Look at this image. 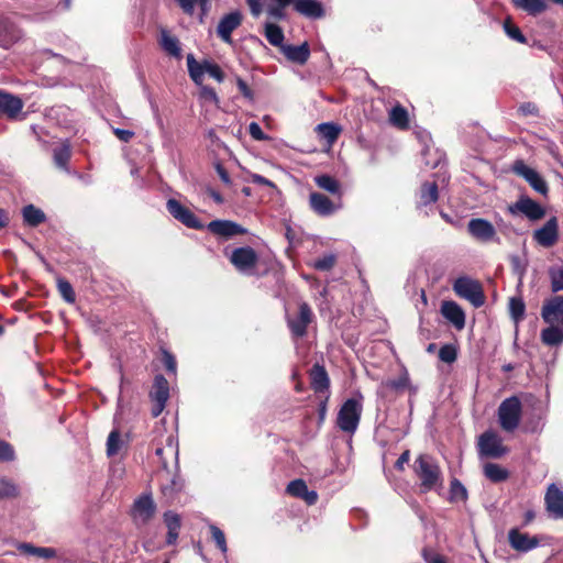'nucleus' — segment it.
<instances>
[{
	"label": "nucleus",
	"mask_w": 563,
	"mask_h": 563,
	"mask_svg": "<svg viewBox=\"0 0 563 563\" xmlns=\"http://www.w3.org/2000/svg\"><path fill=\"white\" fill-rule=\"evenodd\" d=\"M310 208L318 216L329 217L333 214L339 208L330 198L320 192H311L309 196Z\"/></svg>",
	"instance_id": "412c9836"
},
{
	"label": "nucleus",
	"mask_w": 563,
	"mask_h": 563,
	"mask_svg": "<svg viewBox=\"0 0 563 563\" xmlns=\"http://www.w3.org/2000/svg\"><path fill=\"white\" fill-rule=\"evenodd\" d=\"M15 457L13 446L5 442L0 440V461L3 462H11Z\"/></svg>",
	"instance_id": "5fc2aeb1"
},
{
	"label": "nucleus",
	"mask_w": 563,
	"mask_h": 563,
	"mask_svg": "<svg viewBox=\"0 0 563 563\" xmlns=\"http://www.w3.org/2000/svg\"><path fill=\"white\" fill-rule=\"evenodd\" d=\"M456 356H457L456 349L451 344L443 345L439 351V358L442 362H445L449 364L453 363L456 360Z\"/></svg>",
	"instance_id": "603ef678"
},
{
	"label": "nucleus",
	"mask_w": 563,
	"mask_h": 563,
	"mask_svg": "<svg viewBox=\"0 0 563 563\" xmlns=\"http://www.w3.org/2000/svg\"><path fill=\"white\" fill-rule=\"evenodd\" d=\"M308 488L307 484L302 479H295L291 481L287 485V493L294 497L301 498L302 495L306 493V489Z\"/></svg>",
	"instance_id": "de8ad7c7"
},
{
	"label": "nucleus",
	"mask_w": 563,
	"mask_h": 563,
	"mask_svg": "<svg viewBox=\"0 0 563 563\" xmlns=\"http://www.w3.org/2000/svg\"><path fill=\"white\" fill-rule=\"evenodd\" d=\"M163 518L167 528L166 543L173 545L177 542L181 527L180 516L172 510H168L164 514Z\"/></svg>",
	"instance_id": "393cba45"
},
{
	"label": "nucleus",
	"mask_w": 563,
	"mask_h": 563,
	"mask_svg": "<svg viewBox=\"0 0 563 563\" xmlns=\"http://www.w3.org/2000/svg\"><path fill=\"white\" fill-rule=\"evenodd\" d=\"M522 404L519 397L511 396L504 399L497 410L500 428L506 432H514L520 424Z\"/></svg>",
	"instance_id": "7ed1b4c3"
},
{
	"label": "nucleus",
	"mask_w": 563,
	"mask_h": 563,
	"mask_svg": "<svg viewBox=\"0 0 563 563\" xmlns=\"http://www.w3.org/2000/svg\"><path fill=\"white\" fill-rule=\"evenodd\" d=\"M541 316L549 324L563 325V296H555L548 300L542 307Z\"/></svg>",
	"instance_id": "6ab92c4d"
},
{
	"label": "nucleus",
	"mask_w": 563,
	"mask_h": 563,
	"mask_svg": "<svg viewBox=\"0 0 563 563\" xmlns=\"http://www.w3.org/2000/svg\"><path fill=\"white\" fill-rule=\"evenodd\" d=\"M504 30L506 34L514 41L518 43H525L526 37L522 35L521 31L518 26L514 25L510 19H507L504 22Z\"/></svg>",
	"instance_id": "49530a36"
},
{
	"label": "nucleus",
	"mask_w": 563,
	"mask_h": 563,
	"mask_svg": "<svg viewBox=\"0 0 563 563\" xmlns=\"http://www.w3.org/2000/svg\"><path fill=\"white\" fill-rule=\"evenodd\" d=\"M120 433L117 430L110 432L107 441V454L115 455L120 450Z\"/></svg>",
	"instance_id": "09e8293b"
},
{
	"label": "nucleus",
	"mask_w": 563,
	"mask_h": 563,
	"mask_svg": "<svg viewBox=\"0 0 563 563\" xmlns=\"http://www.w3.org/2000/svg\"><path fill=\"white\" fill-rule=\"evenodd\" d=\"M514 4L529 14L536 15L539 14L547 9V3L544 0H512Z\"/></svg>",
	"instance_id": "f704fd0d"
},
{
	"label": "nucleus",
	"mask_w": 563,
	"mask_h": 563,
	"mask_svg": "<svg viewBox=\"0 0 563 563\" xmlns=\"http://www.w3.org/2000/svg\"><path fill=\"white\" fill-rule=\"evenodd\" d=\"M311 386L316 393H325L329 389V377L323 366L316 364L311 369Z\"/></svg>",
	"instance_id": "cd10ccee"
},
{
	"label": "nucleus",
	"mask_w": 563,
	"mask_h": 563,
	"mask_svg": "<svg viewBox=\"0 0 563 563\" xmlns=\"http://www.w3.org/2000/svg\"><path fill=\"white\" fill-rule=\"evenodd\" d=\"M262 0H247V4L254 16H258L262 13Z\"/></svg>",
	"instance_id": "338daca9"
},
{
	"label": "nucleus",
	"mask_w": 563,
	"mask_h": 563,
	"mask_svg": "<svg viewBox=\"0 0 563 563\" xmlns=\"http://www.w3.org/2000/svg\"><path fill=\"white\" fill-rule=\"evenodd\" d=\"M113 133L120 141L125 142V143L130 142L134 136L133 131L124 130V129H120V128H114Z\"/></svg>",
	"instance_id": "bf43d9fd"
},
{
	"label": "nucleus",
	"mask_w": 563,
	"mask_h": 563,
	"mask_svg": "<svg viewBox=\"0 0 563 563\" xmlns=\"http://www.w3.org/2000/svg\"><path fill=\"white\" fill-rule=\"evenodd\" d=\"M258 255L251 246L236 247L230 255V262L242 274L251 275L257 264Z\"/></svg>",
	"instance_id": "39448f33"
},
{
	"label": "nucleus",
	"mask_w": 563,
	"mask_h": 563,
	"mask_svg": "<svg viewBox=\"0 0 563 563\" xmlns=\"http://www.w3.org/2000/svg\"><path fill=\"white\" fill-rule=\"evenodd\" d=\"M316 185L333 195L340 194L339 181L330 175L323 174L314 177Z\"/></svg>",
	"instance_id": "4c0bfd02"
},
{
	"label": "nucleus",
	"mask_w": 563,
	"mask_h": 563,
	"mask_svg": "<svg viewBox=\"0 0 563 563\" xmlns=\"http://www.w3.org/2000/svg\"><path fill=\"white\" fill-rule=\"evenodd\" d=\"M509 545L517 552L527 553L540 545V538L512 528L508 531Z\"/></svg>",
	"instance_id": "9b49d317"
},
{
	"label": "nucleus",
	"mask_w": 563,
	"mask_h": 563,
	"mask_svg": "<svg viewBox=\"0 0 563 563\" xmlns=\"http://www.w3.org/2000/svg\"><path fill=\"white\" fill-rule=\"evenodd\" d=\"M20 495V488L12 479L0 476V499L16 498Z\"/></svg>",
	"instance_id": "473e14b6"
},
{
	"label": "nucleus",
	"mask_w": 563,
	"mask_h": 563,
	"mask_svg": "<svg viewBox=\"0 0 563 563\" xmlns=\"http://www.w3.org/2000/svg\"><path fill=\"white\" fill-rule=\"evenodd\" d=\"M22 216L25 224L37 227L46 220L45 213L34 205H27L22 209Z\"/></svg>",
	"instance_id": "7c9ffc66"
},
{
	"label": "nucleus",
	"mask_w": 563,
	"mask_h": 563,
	"mask_svg": "<svg viewBox=\"0 0 563 563\" xmlns=\"http://www.w3.org/2000/svg\"><path fill=\"white\" fill-rule=\"evenodd\" d=\"M156 505L151 495H142L135 499L132 517L136 525H146L155 515Z\"/></svg>",
	"instance_id": "f8f14e48"
},
{
	"label": "nucleus",
	"mask_w": 563,
	"mask_h": 563,
	"mask_svg": "<svg viewBox=\"0 0 563 563\" xmlns=\"http://www.w3.org/2000/svg\"><path fill=\"white\" fill-rule=\"evenodd\" d=\"M159 44L162 48L175 58L181 57V48L179 40L170 35L166 30H162Z\"/></svg>",
	"instance_id": "c85d7f7f"
},
{
	"label": "nucleus",
	"mask_w": 563,
	"mask_h": 563,
	"mask_svg": "<svg viewBox=\"0 0 563 563\" xmlns=\"http://www.w3.org/2000/svg\"><path fill=\"white\" fill-rule=\"evenodd\" d=\"M265 37L268 41V43L273 46H277L280 48L282 46H284V32L277 24H265Z\"/></svg>",
	"instance_id": "c9c22d12"
},
{
	"label": "nucleus",
	"mask_w": 563,
	"mask_h": 563,
	"mask_svg": "<svg viewBox=\"0 0 563 563\" xmlns=\"http://www.w3.org/2000/svg\"><path fill=\"white\" fill-rule=\"evenodd\" d=\"M22 37V30L9 18L0 15V46L9 48Z\"/></svg>",
	"instance_id": "dca6fc26"
},
{
	"label": "nucleus",
	"mask_w": 563,
	"mask_h": 563,
	"mask_svg": "<svg viewBox=\"0 0 563 563\" xmlns=\"http://www.w3.org/2000/svg\"><path fill=\"white\" fill-rule=\"evenodd\" d=\"M511 213L521 212L529 220L537 221L545 216L544 208L528 197H521L515 205L509 207Z\"/></svg>",
	"instance_id": "f3484780"
},
{
	"label": "nucleus",
	"mask_w": 563,
	"mask_h": 563,
	"mask_svg": "<svg viewBox=\"0 0 563 563\" xmlns=\"http://www.w3.org/2000/svg\"><path fill=\"white\" fill-rule=\"evenodd\" d=\"M43 559H53L56 556V550L53 548H42L37 547L35 550V555Z\"/></svg>",
	"instance_id": "680f3d73"
},
{
	"label": "nucleus",
	"mask_w": 563,
	"mask_h": 563,
	"mask_svg": "<svg viewBox=\"0 0 563 563\" xmlns=\"http://www.w3.org/2000/svg\"><path fill=\"white\" fill-rule=\"evenodd\" d=\"M166 209L169 214L190 229H202L203 224L199 221V219L185 206H183L178 200L170 198L166 202Z\"/></svg>",
	"instance_id": "9d476101"
},
{
	"label": "nucleus",
	"mask_w": 563,
	"mask_h": 563,
	"mask_svg": "<svg viewBox=\"0 0 563 563\" xmlns=\"http://www.w3.org/2000/svg\"><path fill=\"white\" fill-rule=\"evenodd\" d=\"M514 170L516 174L523 177L536 191L542 195L547 194V183L537 170L526 165L522 161H517L515 163Z\"/></svg>",
	"instance_id": "a211bd4d"
},
{
	"label": "nucleus",
	"mask_w": 563,
	"mask_h": 563,
	"mask_svg": "<svg viewBox=\"0 0 563 563\" xmlns=\"http://www.w3.org/2000/svg\"><path fill=\"white\" fill-rule=\"evenodd\" d=\"M187 67L190 78L197 84L201 85L202 76L206 74L205 62L198 63L192 54L187 55Z\"/></svg>",
	"instance_id": "72a5a7b5"
},
{
	"label": "nucleus",
	"mask_w": 563,
	"mask_h": 563,
	"mask_svg": "<svg viewBox=\"0 0 563 563\" xmlns=\"http://www.w3.org/2000/svg\"><path fill=\"white\" fill-rule=\"evenodd\" d=\"M551 289L553 292L563 290V265H554L549 268Z\"/></svg>",
	"instance_id": "79ce46f5"
},
{
	"label": "nucleus",
	"mask_w": 563,
	"mask_h": 563,
	"mask_svg": "<svg viewBox=\"0 0 563 563\" xmlns=\"http://www.w3.org/2000/svg\"><path fill=\"white\" fill-rule=\"evenodd\" d=\"M316 130L319 136L325 140L329 145H332L338 140L341 132L339 125L330 122L318 124Z\"/></svg>",
	"instance_id": "2f4dec72"
},
{
	"label": "nucleus",
	"mask_w": 563,
	"mask_h": 563,
	"mask_svg": "<svg viewBox=\"0 0 563 563\" xmlns=\"http://www.w3.org/2000/svg\"><path fill=\"white\" fill-rule=\"evenodd\" d=\"M438 186L435 183H424L420 189V200L419 203L423 206H428L438 200Z\"/></svg>",
	"instance_id": "58836bf2"
},
{
	"label": "nucleus",
	"mask_w": 563,
	"mask_h": 563,
	"mask_svg": "<svg viewBox=\"0 0 563 563\" xmlns=\"http://www.w3.org/2000/svg\"><path fill=\"white\" fill-rule=\"evenodd\" d=\"M208 230L224 238H231L246 232L243 227L229 220H213L208 224Z\"/></svg>",
	"instance_id": "4be33fe9"
},
{
	"label": "nucleus",
	"mask_w": 563,
	"mask_h": 563,
	"mask_svg": "<svg viewBox=\"0 0 563 563\" xmlns=\"http://www.w3.org/2000/svg\"><path fill=\"white\" fill-rule=\"evenodd\" d=\"M251 181L256 185L267 186V187H274V183L269 179L265 178L264 176L260 174H252L251 175Z\"/></svg>",
	"instance_id": "0e129e2a"
},
{
	"label": "nucleus",
	"mask_w": 563,
	"mask_h": 563,
	"mask_svg": "<svg viewBox=\"0 0 563 563\" xmlns=\"http://www.w3.org/2000/svg\"><path fill=\"white\" fill-rule=\"evenodd\" d=\"M282 52L289 60L300 65H303L310 56V48L306 42L297 46L284 45L282 46Z\"/></svg>",
	"instance_id": "a878e982"
},
{
	"label": "nucleus",
	"mask_w": 563,
	"mask_h": 563,
	"mask_svg": "<svg viewBox=\"0 0 563 563\" xmlns=\"http://www.w3.org/2000/svg\"><path fill=\"white\" fill-rule=\"evenodd\" d=\"M236 85H238V88L240 90V92L247 99L252 100L253 99V91L249 88L247 84L242 79V78H238L236 79Z\"/></svg>",
	"instance_id": "e2e57ef3"
},
{
	"label": "nucleus",
	"mask_w": 563,
	"mask_h": 563,
	"mask_svg": "<svg viewBox=\"0 0 563 563\" xmlns=\"http://www.w3.org/2000/svg\"><path fill=\"white\" fill-rule=\"evenodd\" d=\"M559 239V223L555 217L549 219L543 227L533 232V240L543 247L553 246Z\"/></svg>",
	"instance_id": "4468645a"
},
{
	"label": "nucleus",
	"mask_w": 563,
	"mask_h": 563,
	"mask_svg": "<svg viewBox=\"0 0 563 563\" xmlns=\"http://www.w3.org/2000/svg\"><path fill=\"white\" fill-rule=\"evenodd\" d=\"M177 3L187 14H192L196 5L200 7L202 14H206L210 8V0H177Z\"/></svg>",
	"instance_id": "a19ab883"
},
{
	"label": "nucleus",
	"mask_w": 563,
	"mask_h": 563,
	"mask_svg": "<svg viewBox=\"0 0 563 563\" xmlns=\"http://www.w3.org/2000/svg\"><path fill=\"white\" fill-rule=\"evenodd\" d=\"M249 133L256 141H265L268 139L267 135L262 131L260 124L256 122L250 123Z\"/></svg>",
	"instance_id": "6e6d98bb"
},
{
	"label": "nucleus",
	"mask_w": 563,
	"mask_h": 563,
	"mask_svg": "<svg viewBox=\"0 0 563 563\" xmlns=\"http://www.w3.org/2000/svg\"><path fill=\"white\" fill-rule=\"evenodd\" d=\"M467 231L482 243L499 242L495 227L486 219H471L467 223Z\"/></svg>",
	"instance_id": "1a4fd4ad"
},
{
	"label": "nucleus",
	"mask_w": 563,
	"mask_h": 563,
	"mask_svg": "<svg viewBox=\"0 0 563 563\" xmlns=\"http://www.w3.org/2000/svg\"><path fill=\"white\" fill-rule=\"evenodd\" d=\"M209 529L217 547L223 554H225L228 552V545L223 531L214 525H210Z\"/></svg>",
	"instance_id": "a18cd8bd"
},
{
	"label": "nucleus",
	"mask_w": 563,
	"mask_h": 563,
	"mask_svg": "<svg viewBox=\"0 0 563 563\" xmlns=\"http://www.w3.org/2000/svg\"><path fill=\"white\" fill-rule=\"evenodd\" d=\"M23 109L22 100L9 92L0 90V112L8 118H15Z\"/></svg>",
	"instance_id": "5701e85b"
},
{
	"label": "nucleus",
	"mask_w": 563,
	"mask_h": 563,
	"mask_svg": "<svg viewBox=\"0 0 563 563\" xmlns=\"http://www.w3.org/2000/svg\"><path fill=\"white\" fill-rule=\"evenodd\" d=\"M455 294L468 300L474 307H481L485 302L481 284L467 276L459 277L453 284Z\"/></svg>",
	"instance_id": "20e7f679"
},
{
	"label": "nucleus",
	"mask_w": 563,
	"mask_h": 563,
	"mask_svg": "<svg viewBox=\"0 0 563 563\" xmlns=\"http://www.w3.org/2000/svg\"><path fill=\"white\" fill-rule=\"evenodd\" d=\"M336 257L334 254H325L313 263V267L318 271H329L335 264Z\"/></svg>",
	"instance_id": "8fccbe9b"
},
{
	"label": "nucleus",
	"mask_w": 563,
	"mask_h": 563,
	"mask_svg": "<svg viewBox=\"0 0 563 563\" xmlns=\"http://www.w3.org/2000/svg\"><path fill=\"white\" fill-rule=\"evenodd\" d=\"M422 556L426 563H448L444 556L440 554H431L427 549H423Z\"/></svg>",
	"instance_id": "052dcab7"
},
{
	"label": "nucleus",
	"mask_w": 563,
	"mask_h": 563,
	"mask_svg": "<svg viewBox=\"0 0 563 563\" xmlns=\"http://www.w3.org/2000/svg\"><path fill=\"white\" fill-rule=\"evenodd\" d=\"M150 397L153 401L152 415L153 417H158L165 409L166 402L169 398V385L163 375L155 376Z\"/></svg>",
	"instance_id": "6e6552de"
},
{
	"label": "nucleus",
	"mask_w": 563,
	"mask_h": 563,
	"mask_svg": "<svg viewBox=\"0 0 563 563\" xmlns=\"http://www.w3.org/2000/svg\"><path fill=\"white\" fill-rule=\"evenodd\" d=\"M485 476L494 483H499L508 478V471L495 463H487L484 466Z\"/></svg>",
	"instance_id": "e433bc0d"
},
{
	"label": "nucleus",
	"mask_w": 563,
	"mask_h": 563,
	"mask_svg": "<svg viewBox=\"0 0 563 563\" xmlns=\"http://www.w3.org/2000/svg\"><path fill=\"white\" fill-rule=\"evenodd\" d=\"M205 69L206 74L214 78L217 81L222 82L224 80L223 71L217 64L205 60Z\"/></svg>",
	"instance_id": "864d4df0"
},
{
	"label": "nucleus",
	"mask_w": 563,
	"mask_h": 563,
	"mask_svg": "<svg viewBox=\"0 0 563 563\" xmlns=\"http://www.w3.org/2000/svg\"><path fill=\"white\" fill-rule=\"evenodd\" d=\"M478 452L483 456L498 459L507 453V448L496 432L488 430L478 439Z\"/></svg>",
	"instance_id": "0eeeda50"
},
{
	"label": "nucleus",
	"mask_w": 563,
	"mask_h": 563,
	"mask_svg": "<svg viewBox=\"0 0 563 563\" xmlns=\"http://www.w3.org/2000/svg\"><path fill=\"white\" fill-rule=\"evenodd\" d=\"M363 411V395L356 393L354 397L346 399L341 406L336 426L345 433L354 434L358 428Z\"/></svg>",
	"instance_id": "f03ea898"
},
{
	"label": "nucleus",
	"mask_w": 563,
	"mask_h": 563,
	"mask_svg": "<svg viewBox=\"0 0 563 563\" xmlns=\"http://www.w3.org/2000/svg\"><path fill=\"white\" fill-rule=\"evenodd\" d=\"M242 15L239 11L230 12L225 14L219 22L217 26L218 36L225 43L231 44L232 32L241 25Z\"/></svg>",
	"instance_id": "aec40b11"
},
{
	"label": "nucleus",
	"mask_w": 563,
	"mask_h": 563,
	"mask_svg": "<svg viewBox=\"0 0 563 563\" xmlns=\"http://www.w3.org/2000/svg\"><path fill=\"white\" fill-rule=\"evenodd\" d=\"M389 121L393 125L397 128L406 129L408 126L407 110L400 104L393 107L391 110L389 111Z\"/></svg>",
	"instance_id": "ea45409f"
},
{
	"label": "nucleus",
	"mask_w": 563,
	"mask_h": 563,
	"mask_svg": "<svg viewBox=\"0 0 563 563\" xmlns=\"http://www.w3.org/2000/svg\"><path fill=\"white\" fill-rule=\"evenodd\" d=\"M163 363L169 373H176V360L173 354L167 351L163 352Z\"/></svg>",
	"instance_id": "13d9d810"
},
{
	"label": "nucleus",
	"mask_w": 563,
	"mask_h": 563,
	"mask_svg": "<svg viewBox=\"0 0 563 563\" xmlns=\"http://www.w3.org/2000/svg\"><path fill=\"white\" fill-rule=\"evenodd\" d=\"M301 499H303L308 505H314L318 500V494L314 490L306 489V493L302 495Z\"/></svg>",
	"instance_id": "774afa93"
},
{
	"label": "nucleus",
	"mask_w": 563,
	"mask_h": 563,
	"mask_svg": "<svg viewBox=\"0 0 563 563\" xmlns=\"http://www.w3.org/2000/svg\"><path fill=\"white\" fill-rule=\"evenodd\" d=\"M413 470L420 481V487L423 492L435 490L443 485V476L437 461L428 455H419L413 464Z\"/></svg>",
	"instance_id": "f257e3e1"
},
{
	"label": "nucleus",
	"mask_w": 563,
	"mask_h": 563,
	"mask_svg": "<svg viewBox=\"0 0 563 563\" xmlns=\"http://www.w3.org/2000/svg\"><path fill=\"white\" fill-rule=\"evenodd\" d=\"M57 288H58L60 296L63 297V299L66 302L73 303L75 301V299H76L75 291L69 282H67L66 279L59 278L57 280Z\"/></svg>",
	"instance_id": "c03bdc74"
},
{
	"label": "nucleus",
	"mask_w": 563,
	"mask_h": 563,
	"mask_svg": "<svg viewBox=\"0 0 563 563\" xmlns=\"http://www.w3.org/2000/svg\"><path fill=\"white\" fill-rule=\"evenodd\" d=\"M280 7L294 5V9L309 18L320 19L324 15L322 4L318 0H276Z\"/></svg>",
	"instance_id": "ddd939ff"
},
{
	"label": "nucleus",
	"mask_w": 563,
	"mask_h": 563,
	"mask_svg": "<svg viewBox=\"0 0 563 563\" xmlns=\"http://www.w3.org/2000/svg\"><path fill=\"white\" fill-rule=\"evenodd\" d=\"M519 110L525 115H536V114H538L537 106L534 103H531V102H527V103L521 104Z\"/></svg>",
	"instance_id": "69168bd1"
},
{
	"label": "nucleus",
	"mask_w": 563,
	"mask_h": 563,
	"mask_svg": "<svg viewBox=\"0 0 563 563\" xmlns=\"http://www.w3.org/2000/svg\"><path fill=\"white\" fill-rule=\"evenodd\" d=\"M545 507L551 518H563V489L555 484L549 485L544 496Z\"/></svg>",
	"instance_id": "2eb2a0df"
},
{
	"label": "nucleus",
	"mask_w": 563,
	"mask_h": 563,
	"mask_svg": "<svg viewBox=\"0 0 563 563\" xmlns=\"http://www.w3.org/2000/svg\"><path fill=\"white\" fill-rule=\"evenodd\" d=\"M450 493H451V498L453 500H465L467 498L466 488L457 479H453L451 482Z\"/></svg>",
	"instance_id": "3c124183"
},
{
	"label": "nucleus",
	"mask_w": 563,
	"mask_h": 563,
	"mask_svg": "<svg viewBox=\"0 0 563 563\" xmlns=\"http://www.w3.org/2000/svg\"><path fill=\"white\" fill-rule=\"evenodd\" d=\"M313 313L307 302L299 305L298 313L295 316L287 314V325L294 338H302L307 333V328L311 323Z\"/></svg>",
	"instance_id": "423d86ee"
},
{
	"label": "nucleus",
	"mask_w": 563,
	"mask_h": 563,
	"mask_svg": "<svg viewBox=\"0 0 563 563\" xmlns=\"http://www.w3.org/2000/svg\"><path fill=\"white\" fill-rule=\"evenodd\" d=\"M525 302L521 298L512 297L509 301V311L515 322H519L525 316Z\"/></svg>",
	"instance_id": "37998d69"
},
{
	"label": "nucleus",
	"mask_w": 563,
	"mask_h": 563,
	"mask_svg": "<svg viewBox=\"0 0 563 563\" xmlns=\"http://www.w3.org/2000/svg\"><path fill=\"white\" fill-rule=\"evenodd\" d=\"M541 340L545 345L555 346L563 343V325L562 324H550L541 332Z\"/></svg>",
	"instance_id": "c756f323"
},
{
	"label": "nucleus",
	"mask_w": 563,
	"mask_h": 563,
	"mask_svg": "<svg viewBox=\"0 0 563 563\" xmlns=\"http://www.w3.org/2000/svg\"><path fill=\"white\" fill-rule=\"evenodd\" d=\"M441 312L455 329L462 330L465 327V313L456 302L444 301L441 307Z\"/></svg>",
	"instance_id": "b1692460"
},
{
	"label": "nucleus",
	"mask_w": 563,
	"mask_h": 563,
	"mask_svg": "<svg viewBox=\"0 0 563 563\" xmlns=\"http://www.w3.org/2000/svg\"><path fill=\"white\" fill-rule=\"evenodd\" d=\"M71 157V146L68 140L63 141L53 150V161L57 168L68 172V162Z\"/></svg>",
	"instance_id": "bb28decb"
},
{
	"label": "nucleus",
	"mask_w": 563,
	"mask_h": 563,
	"mask_svg": "<svg viewBox=\"0 0 563 563\" xmlns=\"http://www.w3.org/2000/svg\"><path fill=\"white\" fill-rule=\"evenodd\" d=\"M200 97L203 100L213 102L216 104L219 102V98H218L217 92L214 91L213 88L208 87V86H202L201 87V89H200Z\"/></svg>",
	"instance_id": "4d7b16f0"
}]
</instances>
